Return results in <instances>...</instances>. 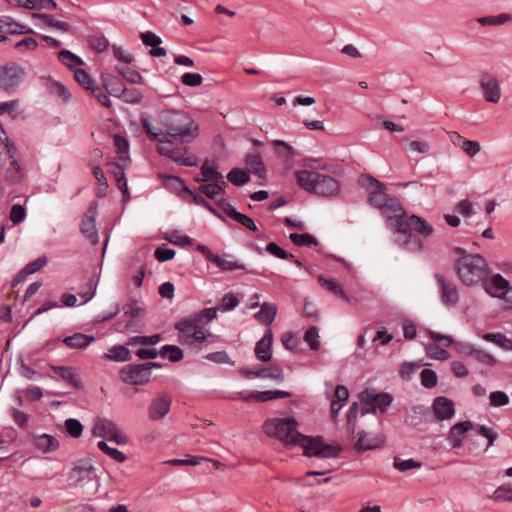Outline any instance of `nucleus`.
I'll list each match as a JSON object with an SVG mask.
<instances>
[{
  "mask_svg": "<svg viewBox=\"0 0 512 512\" xmlns=\"http://www.w3.org/2000/svg\"><path fill=\"white\" fill-rule=\"evenodd\" d=\"M214 319L215 309H202L181 317L174 324V329L179 332L178 342L184 346L201 349L203 343L212 336L204 327Z\"/></svg>",
  "mask_w": 512,
  "mask_h": 512,
  "instance_id": "1",
  "label": "nucleus"
},
{
  "mask_svg": "<svg viewBox=\"0 0 512 512\" xmlns=\"http://www.w3.org/2000/svg\"><path fill=\"white\" fill-rule=\"evenodd\" d=\"M158 120L165 135L174 137L182 143L193 141L199 134L198 124L185 111L166 109L159 113Z\"/></svg>",
  "mask_w": 512,
  "mask_h": 512,
  "instance_id": "2",
  "label": "nucleus"
},
{
  "mask_svg": "<svg viewBox=\"0 0 512 512\" xmlns=\"http://www.w3.org/2000/svg\"><path fill=\"white\" fill-rule=\"evenodd\" d=\"M298 422L293 417L270 418L264 421L263 432L272 438H276L286 446H301L307 435L297 430Z\"/></svg>",
  "mask_w": 512,
  "mask_h": 512,
  "instance_id": "3",
  "label": "nucleus"
},
{
  "mask_svg": "<svg viewBox=\"0 0 512 512\" xmlns=\"http://www.w3.org/2000/svg\"><path fill=\"white\" fill-rule=\"evenodd\" d=\"M297 184L309 193L330 197L338 195L341 186L338 180L330 175L316 171L300 170L295 172Z\"/></svg>",
  "mask_w": 512,
  "mask_h": 512,
  "instance_id": "4",
  "label": "nucleus"
},
{
  "mask_svg": "<svg viewBox=\"0 0 512 512\" xmlns=\"http://www.w3.org/2000/svg\"><path fill=\"white\" fill-rule=\"evenodd\" d=\"M454 267L459 280L466 286L481 284L489 275L486 259L477 253L459 257Z\"/></svg>",
  "mask_w": 512,
  "mask_h": 512,
  "instance_id": "5",
  "label": "nucleus"
},
{
  "mask_svg": "<svg viewBox=\"0 0 512 512\" xmlns=\"http://www.w3.org/2000/svg\"><path fill=\"white\" fill-rule=\"evenodd\" d=\"M359 183L362 187L369 190V204L379 209L383 214L403 212V208L398 200L386 193L387 187L384 183L367 174L360 177Z\"/></svg>",
  "mask_w": 512,
  "mask_h": 512,
  "instance_id": "6",
  "label": "nucleus"
},
{
  "mask_svg": "<svg viewBox=\"0 0 512 512\" xmlns=\"http://www.w3.org/2000/svg\"><path fill=\"white\" fill-rule=\"evenodd\" d=\"M26 75L25 68L17 62L9 61L0 65V90L8 95L15 93Z\"/></svg>",
  "mask_w": 512,
  "mask_h": 512,
  "instance_id": "7",
  "label": "nucleus"
},
{
  "mask_svg": "<svg viewBox=\"0 0 512 512\" xmlns=\"http://www.w3.org/2000/svg\"><path fill=\"white\" fill-rule=\"evenodd\" d=\"M362 403V415L375 414L376 410L384 413L393 402V396L387 392H377L374 388H366L359 394Z\"/></svg>",
  "mask_w": 512,
  "mask_h": 512,
  "instance_id": "8",
  "label": "nucleus"
},
{
  "mask_svg": "<svg viewBox=\"0 0 512 512\" xmlns=\"http://www.w3.org/2000/svg\"><path fill=\"white\" fill-rule=\"evenodd\" d=\"M302 448L304 456L318 458H338L343 450L338 444L324 443V438L320 435L307 436Z\"/></svg>",
  "mask_w": 512,
  "mask_h": 512,
  "instance_id": "9",
  "label": "nucleus"
},
{
  "mask_svg": "<svg viewBox=\"0 0 512 512\" xmlns=\"http://www.w3.org/2000/svg\"><path fill=\"white\" fill-rule=\"evenodd\" d=\"M13 398L17 407L10 409V415L20 428H27L29 423L28 412L32 405V385H28L24 389H17Z\"/></svg>",
  "mask_w": 512,
  "mask_h": 512,
  "instance_id": "10",
  "label": "nucleus"
},
{
  "mask_svg": "<svg viewBox=\"0 0 512 512\" xmlns=\"http://www.w3.org/2000/svg\"><path fill=\"white\" fill-rule=\"evenodd\" d=\"M140 121L148 138L151 141H156L159 143V146L157 147L158 153L173 159V157H175L176 149L174 142L167 138L168 135H165L162 129L154 128L151 125L148 117L144 116L143 114L141 115Z\"/></svg>",
  "mask_w": 512,
  "mask_h": 512,
  "instance_id": "11",
  "label": "nucleus"
},
{
  "mask_svg": "<svg viewBox=\"0 0 512 512\" xmlns=\"http://www.w3.org/2000/svg\"><path fill=\"white\" fill-rule=\"evenodd\" d=\"M32 275V261L28 262L12 279L10 282L9 298L14 299L13 307H17V301L19 305H24L32 297V283L28 285L23 296L20 297L18 286L27 280Z\"/></svg>",
  "mask_w": 512,
  "mask_h": 512,
  "instance_id": "12",
  "label": "nucleus"
},
{
  "mask_svg": "<svg viewBox=\"0 0 512 512\" xmlns=\"http://www.w3.org/2000/svg\"><path fill=\"white\" fill-rule=\"evenodd\" d=\"M152 372L147 371L143 363L127 364L120 371V379L123 383L143 386L150 382Z\"/></svg>",
  "mask_w": 512,
  "mask_h": 512,
  "instance_id": "13",
  "label": "nucleus"
},
{
  "mask_svg": "<svg viewBox=\"0 0 512 512\" xmlns=\"http://www.w3.org/2000/svg\"><path fill=\"white\" fill-rule=\"evenodd\" d=\"M434 278L440 290V299L442 304L446 307L456 306L460 299L456 285L439 273H436Z\"/></svg>",
  "mask_w": 512,
  "mask_h": 512,
  "instance_id": "14",
  "label": "nucleus"
},
{
  "mask_svg": "<svg viewBox=\"0 0 512 512\" xmlns=\"http://www.w3.org/2000/svg\"><path fill=\"white\" fill-rule=\"evenodd\" d=\"M96 477L95 467L87 460H79L68 473V479L73 485L93 481Z\"/></svg>",
  "mask_w": 512,
  "mask_h": 512,
  "instance_id": "15",
  "label": "nucleus"
},
{
  "mask_svg": "<svg viewBox=\"0 0 512 512\" xmlns=\"http://www.w3.org/2000/svg\"><path fill=\"white\" fill-rule=\"evenodd\" d=\"M172 404V397L162 392L153 398L148 407V417L152 421L163 419L170 411Z\"/></svg>",
  "mask_w": 512,
  "mask_h": 512,
  "instance_id": "16",
  "label": "nucleus"
},
{
  "mask_svg": "<svg viewBox=\"0 0 512 512\" xmlns=\"http://www.w3.org/2000/svg\"><path fill=\"white\" fill-rule=\"evenodd\" d=\"M479 84L487 102L498 103L500 101L502 95L500 83L494 76L489 72H483Z\"/></svg>",
  "mask_w": 512,
  "mask_h": 512,
  "instance_id": "17",
  "label": "nucleus"
},
{
  "mask_svg": "<svg viewBox=\"0 0 512 512\" xmlns=\"http://www.w3.org/2000/svg\"><path fill=\"white\" fill-rule=\"evenodd\" d=\"M400 214H396L394 217L388 216V221L391 222V225L395 226L397 231L404 234L407 238L406 241H411L413 239L414 243L417 246V250H422L423 243L422 241L412 234V221L411 216L406 217V213L399 212Z\"/></svg>",
  "mask_w": 512,
  "mask_h": 512,
  "instance_id": "18",
  "label": "nucleus"
},
{
  "mask_svg": "<svg viewBox=\"0 0 512 512\" xmlns=\"http://www.w3.org/2000/svg\"><path fill=\"white\" fill-rule=\"evenodd\" d=\"M431 409L438 421L450 420L455 415L454 402L445 396L434 398Z\"/></svg>",
  "mask_w": 512,
  "mask_h": 512,
  "instance_id": "19",
  "label": "nucleus"
},
{
  "mask_svg": "<svg viewBox=\"0 0 512 512\" xmlns=\"http://www.w3.org/2000/svg\"><path fill=\"white\" fill-rule=\"evenodd\" d=\"M244 161L247 167L245 170L248 171L249 174L252 173L261 179V182L259 183L260 185H265L267 181V169L260 153H247Z\"/></svg>",
  "mask_w": 512,
  "mask_h": 512,
  "instance_id": "20",
  "label": "nucleus"
},
{
  "mask_svg": "<svg viewBox=\"0 0 512 512\" xmlns=\"http://www.w3.org/2000/svg\"><path fill=\"white\" fill-rule=\"evenodd\" d=\"M481 284L486 293L495 298H501L510 286L509 281L499 273L490 279L487 277Z\"/></svg>",
  "mask_w": 512,
  "mask_h": 512,
  "instance_id": "21",
  "label": "nucleus"
},
{
  "mask_svg": "<svg viewBox=\"0 0 512 512\" xmlns=\"http://www.w3.org/2000/svg\"><path fill=\"white\" fill-rule=\"evenodd\" d=\"M51 370L53 371L56 379H61L71 385L73 388L77 390H81L84 387L83 381L76 374L75 369L69 366H52Z\"/></svg>",
  "mask_w": 512,
  "mask_h": 512,
  "instance_id": "22",
  "label": "nucleus"
},
{
  "mask_svg": "<svg viewBox=\"0 0 512 512\" xmlns=\"http://www.w3.org/2000/svg\"><path fill=\"white\" fill-rule=\"evenodd\" d=\"M272 344H273V334L272 330L269 328L265 331L262 338L255 345V356L261 362H268L272 358Z\"/></svg>",
  "mask_w": 512,
  "mask_h": 512,
  "instance_id": "23",
  "label": "nucleus"
},
{
  "mask_svg": "<svg viewBox=\"0 0 512 512\" xmlns=\"http://www.w3.org/2000/svg\"><path fill=\"white\" fill-rule=\"evenodd\" d=\"M473 428L474 424L470 420L457 422L450 428L447 440L453 448H460L463 446L462 436Z\"/></svg>",
  "mask_w": 512,
  "mask_h": 512,
  "instance_id": "24",
  "label": "nucleus"
},
{
  "mask_svg": "<svg viewBox=\"0 0 512 512\" xmlns=\"http://www.w3.org/2000/svg\"><path fill=\"white\" fill-rule=\"evenodd\" d=\"M108 165L111 167L108 172L115 177L117 187L122 192V201L127 203L130 200V192L127 178L124 172V167L117 162H111L108 163Z\"/></svg>",
  "mask_w": 512,
  "mask_h": 512,
  "instance_id": "25",
  "label": "nucleus"
},
{
  "mask_svg": "<svg viewBox=\"0 0 512 512\" xmlns=\"http://www.w3.org/2000/svg\"><path fill=\"white\" fill-rule=\"evenodd\" d=\"M0 32L4 35H21V34H32V29L16 22L10 16L0 17Z\"/></svg>",
  "mask_w": 512,
  "mask_h": 512,
  "instance_id": "26",
  "label": "nucleus"
},
{
  "mask_svg": "<svg viewBox=\"0 0 512 512\" xmlns=\"http://www.w3.org/2000/svg\"><path fill=\"white\" fill-rule=\"evenodd\" d=\"M59 446V441L50 434H34V449H37L43 454L54 452Z\"/></svg>",
  "mask_w": 512,
  "mask_h": 512,
  "instance_id": "27",
  "label": "nucleus"
},
{
  "mask_svg": "<svg viewBox=\"0 0 512 512\" xmlns=\"http://www.w3.org/2000/svg\"><path fill=\"white\" fill-rule=\"evenodd\" d=\"M40 80L47 92L58 96L63 103H68L71 98V93L62 83L45 77H41Z\"/></svg>",
  "mask_w": 512,
  "mask_h": 512,
  "instance_id": "28",
  "label": "nucleus"
},
{
  "mask_svg": "<svg viewBox=\"0 0 512 512\" xmlns=\"http://www.w3.org/2000/svg\"><path fill=\"white\" fill-rule=\"evenodd\" d=\"M100 78L107 93L113 97L119 98L124 88L122 80L118 76L109 73H102Z\"/></svg>",
  "mask_w": 512,
  "mask_h": 512,
  "instance_id": "29",
  "label": "nucleus"
},
{
  "mask_svg": "<svg viewBox=\"0 0 512 512\" xmlns=\"http://www.w3.org/2000/svg\"><path fill=\"white\" fill-rule=\"evenodd\" d=\"M4 145L9 154V158L12 159L11 164L15 169V172H12L10 170H8L6 172V180L9 181L10 183H17L21 179L22 175H21V166L14 159V155L16 153V147H15L14 143L8 137L5 138Z\"/></svg>",
  "mask_w": 512,
  "mask_h": 512,
  "instance_id": "30",
  "label": "nucleus"
},
{
  "mask_svg": "<svg viewBox=\"0 0 512 512\" xmlns=\"http://www.w3.org/2000/svg\"><path fill=\"white\" fill-rule=\"evenodd\" d=\"M105 359L114 362H128L132 360V352L129 347L124 345H114L112 346L107 353L104 355Z\"/></svg>",
  "mask_w": 512,
  "mask_h": 512,
  "instance_id": "31",
  "label": "nucleus"
},
{
  "mask_svg": "<svg viewBox=\"0 0 512 512\" xmlns=\"http://www.w3.org/2000/svg\"><path fill=\"white\" fill-rule=\"evenodd\" d=\"M95 341L94 336L76 332L73 335L64 337L62 342L72 349H83Z\"/></svg>",
  "mask_w": 512,
  "mask_h": 512,
  "instance_id": "32",
  "label": "nucleus"
},
{
  "mask_svg": "<svg viewBox=\"0 0 512 512\" xmlns=\"http://www.w3.org/2000/svg\"><path fill=\"white\" fill-rule=\"evenodd\" d=\"M276 315L277 306L273 303L263 302L254 317L259 323L268 326L275 320Z\"/></svg>",
  "mask_w": 512,
  "mask_h": 512,
  "instance_id": "33",
  "label": "nucleus"
},
{
  "mask_svg": "<svg viewBox=\"0 0 512 512\" xmlns=\"http://www.w3.org/2000/svg\"><path fill=\"white\" fill-rule=\"evenodd\" d=\"M116 427L117 425L110 419L97 418L92 429V434L108 440Z\"/></svg>",
  "mask_w": 512,
  "mask_h": 512,
  "instance_id": "34",
  "label": "nucleus"
},
{
  "mask_svg": "<svg viewBox=\"0 0 512 512\" xmlns=\"http://www.w3.org/2000/svg\"><path fill=\"white\" fill-rule=\"evenodd\" d=\"M210 161L206 159L204 163L201 166L200 172H201V178L195 177L196 182H209L213 183L216 180L222 179L223 175L221 172L217 170L216 166L210 165Z\"/></svg>",
  "mask_w": 512,
  "mask_h": 512,
  "instance_id": "35",
  "label": "nucleus"
},
{
  "mask_svg": "<svg viewBox=\"0 0 512 512\" xmlns=\"http://www.w3.org/2000/svg\"><path fill=\"white\" fill-rule=\"evenodd\" d=\"M166 178L169 179V180H172L174 182H176L179 186V189L181 191L184 192L185 195L189 196L192 198L193 202L196 204V205H199V206H204L207 204V200L201 196L199 193H197L196 191H193L191 190L184 182V180L179 177V176H174V175H166Z\"/></svg>",
  "mask_w": 512,
  "mask_h": 512,
  "instance_id": "36",
  "label": "nucleus"
},
{
  "mask_svg": "<svg viewBox=\"0 0 512 512\" xmlns=\"http://www.w3.org/2000/svg\"><path fill=\"white\" fill-rule=\"evenodd\" d=\"M74 79L81 87L87 91L95 92L98 90V86L96 85L95 80L90 76L88 72L82 68L74 69Z\"/></svg>",
  "mask_w": 512,
  "mask_h": 512,
  "instance_id": "37",
  "label": "nucleus"
},
{
  "mask_svg": "<svg viewBox=\"0 0 512 512\" xmlns=\"http://www.w3.org/2000/svg\"><path fill=\"white\" fill-rule=\"evenodd\" d=\"M227 180L234 186L241 187L247 184L251 177L248 171L240 167L232 168L226 175Z\"/></svg>",
  "mask_w": 512,
  "mask_h": 512,
  "instance_id": "38",
  "label": "nucleus"
},
{
  "mask_svg": "<svg viewBox=\"0 0 512 512\" xmlns=\"http://www.w3.org/2000/svg\"><path fill=\"white\" fill-rule=\"evenodd\" d=\"M240 303L238 297L232 293H226L220 303L215 307H209L208 309H215V318L217 317V311L227 312L235 309Z\"/></svg>",
  "mask_w": 512,
  "mask_h": 512,
  "instance_id": "39",
  "label": "nucleus"
},
{
  "mask_svg": "<svg viewBox=\"0 0 512 512\" xmlns=\"http://www.w3.org/2000/svg\"><path fill=\"white\" fill-rule=\"evenodd\" d=\"M58 59L64 66L69 69H73L74 67L79 68V66L85 64L81 57L67 49H62L58 52Z\"/></svg>",
  "mask_w": 512,
  "mask_h": 512,
  "instance_id": "40",
  "label": "nucleus"
},
{
  "mask_svg": "<svg viewBox=\"0 0 512 512\" xmlns=\"http://www.w3.org/2000/svg\"><path fill=\"white\" fill-rule=\"evenodd\" d=\"M159 355L163 358L169 359L171 362H179L184 358L183 350L173 344H166L161 347Z\"/></svg>",
  "mask_w": 512,
  "mask_h": 512,
  "instance_id": "41",
  "label": "nucleus"
},
{
  "mask_svg": "<svg viewBox=\"0 0 512 512\" xmlns=\"http://www.w3.org/2000/svg\"><path fill=\"white\" fill-rule=\"evenodd\" d=\"M291 393L285 390H266V391H255V401L267 402L278 398L291 397Z\"/></svg>",
  "mask_w": 512,
  "mask_h": 512,
  "instance_id": "42",
  "label": "nucleus"
},
{
  "mask_svg": "<svg viewBox=\"0 0 512 512\" xmlns=\"http://www.w3.org/2000/svg\"><path fill=\"white\" fill-rule=\"evenodd\" d=\"M80 231L87 239H89L92 245L98 244L99 236L95 222L88 219H82L80 223Z\"/></svg>",
  "mask_w": 512,
  "mask_h": 512,
  "instance_id": "43",
  "label": "nucleus"
},
{
  "mask_svg": "<svg viewBox=\"0 0 512 512\" xmlns=\"http://www.w3.org/2000/svg\"><path fill=\"white\" fill-rule=\"evenodd\" d=\"M318 282L326 288L331 293L339 296L341 299L345 301H349L348 296L346 295L345 291L343 290L342 286L335 281L334 279H326L322 275L318 277Z\"/></svg>",
  "mask_w": 512,
  "mask_h": 512,
  "instance_id": "44",
  "label": "nucleus"
},
{
  "mask_svg": "<svg viewBox=\"0 0 512 512\" xmlns=\"http://www.w3.org/2000/svg\"><path fill=\"white\" fill-rule=\"evenodd\" d=\"M289 239L296 246L316 247L319 245L317 238L309 233H291Z\"/></svg>",
  "mask_w": 512,
  "mask_h": 512,
  "instance_id": "45",
  "label": "nucleus"
},
{
  "mask_svg": "<svg viewBox=\"0 0 512 512\" xmlns=\"http://www.w3.org/2000/svg\"><path fill=\"white\" fill-rule=\"evenodd\" d=\"M92 173L98 181V185L96 187L95 193H96L97 197L104 198L107 195L108 187H109L108 181L104 175V172L102 171L100 166H95V167H93Z\"/></svg>",
  "mask_w": 512,
  "mask_h": 512,
  "instance_id": "46",
  "label": "nucleus"
},
{
  "mask_svg": "<svg viewBox=\"0 0 512 512\" xmlns=\"http://www.w3.org/2000/svg\"><path fill=\"white\" fill-rule=\"evenodd\" d=\"M411 221L412 231L415 230L418 234L422 236H430L434 231L432 225H430L424 218L420 216L412 215Z\"/></svg>",
  "mask_w": 512,
  "mask_h": 512,
  "instance_id": "47",
  "label": "nucleus"
},
{
  "mask_svg": "<svg viewBox=\"0 0 512 512\" xmlns=\"http://www.w3.org/2000/svg\"><path fill=\"white\" fill-rule=\"evenodd\" d=\"M115 71L131 84H144L142 75L129 67L115 66Z\"/></svg>",
  "mask_w": 512,
  "mask_h": 512,
  "instance_id": "48",
  "label": "nucleus"
},
{
  "mask_svg": "<svg viewBox=\"0 0 512 512\" xmlns=\"http://www.w3.org/2000/svg\"><path fill=\"white\" fill-rule=\"evenodd\" d=\"M378 447V443L374 438H367V434L364 430L358 433V439L355 444V449L358 452H365L368 450H373Z\"/></svg>",
  "mask_w": 512,
  "mask_h": 512,
  "instance_id": "49",
  "label": "nucleus"
},
{
  "mask_svg": "<svg viewBox=\"0 0 512 512\" xmlns=\"http://www.w3.org/2000/svg\"><path fill=\"white\" fill-rule=\"evenodd\" d=\"M261 371H264L261 375V378H268L275 380L278 383H281L284 381V373L279 364H271L268 367H262Z\"/></svg>",
  "mask_w": 512,
  "mask_h": 512,
  "instance_id": "50",
  "label": "nucleus"
},
{
  "mask_svg": "<svg viewBox=\"0 0 512 512\" xmlns=\"http://www.w3.org/2000/svg\"><path fill=\"white\" fill-rule=\"evenodd\" d=\"M483 339L486 341L493 342L505 350H512V340L508 339L502 333H485Z\"/></svg>",
  "mask_w": 512,
  "mask_h": 512,
  "instance_id": "51",
  "label": "nucleus"
},
{
  "mask_svg": "<svg viewBox=\"0 0 512 512\" xmlns=\"http://www.w3.org/2000/svg\"><path fill=\"white\" fill-rule=\"evenodd\" d=\"M97 447L103 453H105L110 458H112L113 460H115L119 463H123L127 459L126 455L123 452H121L120 450H118L116 448L110 447L105 441H99L97 443Z\"/></svg>",
  "mask_w": 512,
  "mask_h": 512,
  "instance_id": "52",
  "label": "nucleus"
},
{
  "mask_svg": "<svg viewBox=\"0 0 512 512\" xmlns=\"http://www.w3.org/2000/svg\"><path fill=\"white\" fill-rule=\"evenodd\" d=\"M65 432L72 438H79L84 430L82 423L75 418H68L64 423Z\"/></svg>",
  "mask_w": 512,
  "mask_h": 512,
  "instance_id": "53",
  "label": "nucleus"
},
{
  "mask_svg": "<svg viewBox=\"0 0 512 512\" xmlns=\"http://www.w3.org/2000/svg\"><path fill=\"white\" fill-rule=\"evenodd\" d=\"M119 99L125 103L139 104L143 99V94L136 88H126L124 86Z\"/></svg>",
  "mask_w": 512,
  "mask_h": 512,
  "instance_id": "54",
  "label": "nucleus"
},
{
  "mask_svg": "<svg viewBox=\"0 0 512 512\" xmlns=\"http://www.w3.org/2000/svg\"><path fill=\"white\" fill-rule=\"evenodd\" d=\"M319 329L316 326L308 328L304 333V341L307 342L309 348L317 351L320 348Z\"/></svg>",
  "mask_w": 512,
  "mask_h": 512,
  "instance_id": "55",
  "label": "nucleus"
},
{
  "mask_svg": "<svg viewBox=\"0 0 512 512\" xmlns=\"http://www.w3.org/2000/svg\"><path fill=\"white\" fill-rule=\"evenodd\" d=\"M428 364H424L421 361L417 362H404L401 365L399 374L400 377L404 380H410L412 375L422 366H427Z\"/></svg>",
  "mask_w": 512,
  "mask_h": 512,
  "instance_id": "56",
  "label": "nucleus"
},
{
  "mask_svg": "<svg viewBox=\"0 0 512 512\" xmlns=\"http://www.w3.org/2000/svg\"><path fill=\"white\" fill-rule=\"evenodd\" d=\"M454 134L458 137L459 142L458 145L466 152V154L470 157L475 156L480 151V144L477 141L466 140L462 138L457 132Z\"/></svg>",
  "mask_w": 512,
  "mask_h": 512,
  "instance_id": "57",
  "label": "nucleus"
},
{
  "mask_svg": "<svg viewBox=\"0 0 512 512\" xmlns=\"http://www.w3.org/2000/svg\"><path fill=\"white\" fill-rule=\"evenodd\" d=\"M471 357L480 364L486 366H494L497 363V360L493 355L477 347L475 348Z\"/></svg>",
  "mask_w": 512,
  "mask_h": 512,
  "instance_id": "58",
  "label": "nucleus"
},
{
  "mask_svg": "<svg viewBox=\"0 0 512 512\" xmlns=\"http://www.w3.org/2000/svg\"><path fill=\"white\" fill-rule=\"evenodd\" d=\"M401 144L403 145L404 149H407L405 144L408 145V149L415 151L417 153L425 154L428 153L430 150V145L427 142L424 141H418V140H409L408 138H403L401 140Z\"/></svg>",
  "mask_w": 512,
  "mask_h": 512,
  "instance_id": "59",
  "label": "nucleus"
},
{
  "mask_svg": "<svg viewBox=\"0 0 512 512\" xmlns=\"http://www.w3.org/2000/svg\"><path fill=\"white\" fill-rule=\"evenodd\" d=\"M425 350H426L427 355L432 359L444 361L450 357L448 351H446L443 348H440L439 346H437L435 344H431V343L427 344L425 346Z\"/></svg>",
  "mask_w": 512,
  "mask_h": 512,
  "instance_id": "60",
  "label": "nucleus"
},
{
  "mask_svg": "<svg viewBox=\"0 0 512 512\" xmlns=\"http://www.w3.org/2000/svg\"><path fill=\"white\" fill-rule=\"evenodd\" d=\"M273 143L275 145L277 155L286 158V160L293 159L295 152L292 146L282 140H275Z\"/></svg>",
  "mask_w": 512,
  "mask_h": 512,
  "instance_id": "61",
  "label": "nucleus"
},
{
  "mask_svg": "<svg viewBox=\"0 0 512 512\" xmlns=\"http://www.w3.org/2000/svg\"><path fill=\"white\" fill-rule=\"evenodd\" d=\"M393 466L397 470H399L401 472H405L410 469L420 468L422 466V462L415 461L412 458L407 459V460H402L399 457H395L394 461H393Z\"/></svg>",
  "mask_w": 512,
  "mask_h": 512,
  "instance_id": "62",
  "label": "nucleus"
},
{
  "mask_svg": "<svg viewBox=\"0 0 512 512\" xmlns=\"http://www.w3.org/2000/svg\"><path fill=\"white\" fill-rule=\"evenodd\" d=\"M420 378L421 384L427 389H432L437 385V374L431 369H423L420 373Z\"/></svg>",
  "mask_w": 512,
  "mask_h": 512,
  "instance_id": "63",
  "label": "nucleus"
},
{
  "mask_svg": "<svg viewBox=\"0 0 512 512\" xmlns=\"http://www.w3.org/2000/svg\"><path fill=\"white\" fill-rule=\"evenodd\" d=\"M490 498L495 501L512 502V487L507 485H501L493 492Z\"/></svg>",
  "mask_w": 512,
  "mask_h": 512,
  "instance_id": "64",
  "label": "nucleus"
}]
</instances>
